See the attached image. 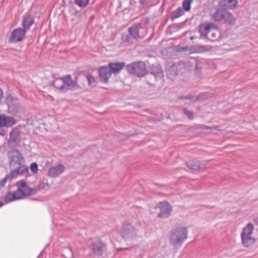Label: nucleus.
<instances>
[{"mask_svg": "<svg viewBox=\"0 0 258 258\" xmlns=\"http://www.w3.org/2000/svg\"><path fill=\"white\" fill-rule=\"evenodd\" d=\"M10 171L9 174L12 179L19 175H24L26 177L28 175V168L23 164L20 166H16L15 167L10 168Z\"/></svg>", "mask_w": 258, "mask_h": 258, "instance_id": "6e6552de", "label": "nucleus"}, {"mask_svg": "<svg viewBox=\"0 0 258 258\" xmlns=\"http://www.w3.org/2000/svg\"><path fill=\"white\" fill-rule=\"evenodd\" d=\"M4 205V203L2 201H0V207H1L2 206H3Z\"/></svg>", "mask_w": 258, "mask_h": 258, "instance_id": "de8ad7c7", "label": "nucleus"}, {"mask_svg": "<svg viewBox=\"0 0 258 258\" xmlns=\"http://www.w3.org/2000/svg\"><path fill=\"white\" fill-rule=\"evenodd\" d=\"M17 185L24 196H28V191H30L29 187L28 186L24 180L18 181Z\"/></svg>", "mask_w": 258, "mask_h": 258, "instance_id": "b1692460", "label": "nucleus"}, {"mask_svg": "<svg viewBox=\"0 0 258 258\" xmlns=\"http://www.w3.org/2000/svg\"><path fill=\"white\" fill-rule=\"evenodd\" d=\"M30 168L31 171L34 173H36L38 171V166L35 162L31 164Z\"/></svg>", "mask_w": 258, "mask_h": 258, "instance_id": "58836bf2", "label": "nucleus"}, {"mask_svg": "<svg viewBox=\"0 0 258 258\" xmlns=\"http://www.w3.org/2000/svg\"><path fill=\"white\" fill-rule=\"evenodd\" d=\"M187 231L185 227H178L172 230L170 237V243L180 246L187 238Z\"/></svg>", "mask_w": 258, "mask_h": 258, "instance_id": "f03ea898", "label": "nucleus"}, {"mask_svg": "<svg viewBox=\"0 0 258 258\" xmlns=\"http://www.w3.org/2000/svg\"><path fill=\"white\" fill-rule=\"evenodd\" d=\"M225 10L219 9L212 15L213 18L216 21H219L223 19Z\"/></svg>", "mask_w": 258, "mask_h": 258, "instance_id": "393cba45", "label": "nucleus"}, {"mask_svg": "<svg viewBox=\"0 0 258 258\" xmlns=\"http://www.w3.org/2000/svg\"><path fill=\"white\" fill-rule=\"evenodd\" d=\"M104 245L102 242L100 240H97L95 241L92 245V251L93 253L97 255L100 256L103 253V247Z\"/></svg>", "mask_w": 258, "mask_h": 258, "instance_id": "dca6fc26", "label": "nucleus"}, {"mask_svg": "<svg viewBox=\"0 0 258 258\" xmlns=\"http://www.w3.org/2000/svg\"><path fill=\"white\" fill-rule=\"evenodd\" d=\"M147 0H140V3L142 5H144L147 3Z\"/></svg>", "mask_w": 258, "mask_h": 258, "instance_id": "49530a36", "label": "nucleus"}, {"mask_svg": "<svg viewBox=\"0 0 258 258\" xmlns=\"http://www.w3.org/2000/svg\"><path fill=\"white\" fill-rule=\"evenodd\" d=\"M53 86L60 92L64 93V79L63 76L56 79L53 82Z\"/></svg>", "mask_w": 258, "mask_h": 258, "instance_id": "412c9836", "label": "nucleus"}, {"mask_svg": "<svg viewBox=\"0 0 258 258\" xmlns=\"http://www.w3.org/2000/svg\"><path fill=\"white\" fill-rule=\"evenodd\" d=\"M149 73L153 74V75H155L159 78L161 77L162 75L161 67L153 64L150 67Z\"/></svg>", "mask_w": 258, "mask_h": 258, "instance_id": "bb28decb", "label": "nucleus"}, {"mask_svg": "<svg viewBox=\"0 0 258 258\" xmlns=\"http://www.w3.org/2000/svg\"><path fill=\"white\" fill-rule=\"evenodd\" d=\"M200 38L207 39L211 41H218L220 38V33L218 26L213 24H201L199 26Z\"/></svg>", "mask_w": 258, "mask_h": 258, "instance_id": "f257e3e1", "label": "nucleus"}, {"mask_svg": "<svg viewBox=\"0 0 258 258\" xmlns=\"http://www.w3.org/2000/svg\"><path fill=\"white\" fill-rule=\"evenodd\" d=\"M64 170V167L61 164H59L58 165L50 168L48 171V175L52 177H55L63 172Z\"/></svg>", "mask_w": 258, "mask_h": 258, "instance_id": "4468645a", "label": "nucleus"}, {"mask_svg": "<svg viewBox=\"0 0 258 258\" xmlns=\"http://www.w3.org/2000/svg\"><path fill=\"white\" fill-rule=\"evenodd\" d=\"M20 141V126H16L12 128L10 133L9 143L17 144Z\"/></svg>", "mask_w": 258, "mask_h": 258, "instance_id": "f8f14e48", "label": "nucleus"}, {"mask_svg": "<svg viewBox=\"0 0 258 258\" xmlns=\"http://www.w3.org/2000/svg\"><path fill=\"white\" fill-rule=\"evenodd\" d=\"M198 109H200V107H198Z\"/></svg>", "mask_w": 258, "mask_h": 258, "instance_id": "864d4df0", "label": "nucleus"}, {"mask_svg": "<svg viewBox=\"0 0 258 258\" xmlns=\"http://www.w3.org/2000/svg\"><path fill=\"white\" fill-rule=\"evenodd\" d=\"M9 165L10 168L15 167L16 166L23 165L24 159L20 152L16 149L12 150L8 154Z\"/></svg>", "mask_w": 258, "mask_h": 258, "instance_id": "20e7f679", "label": "nucleus"}, {"mask_svg": "<svg viewBox=\"0 0 258 258\" xmlns=\"http://www.w3.org/2000/svg\"><path fill=\"white\" fill-rule=\"evenodd\" d=\"M34 21L33 17L30 14H26L23 18L22 21V28L26 32L34 23Z\"/></svg>", "mask_w": 258, "mask_h": 258, "instance_id": "f3484780", "label": "nucleus"}, {"mask_svg": "<svg viewBox=\"0 0 258 258\" xmlns=\"http://www.w3.org/2000/svg\"><path fill=\"white\" fill-rule=\"evenodd\" d=\"M184 13V11L183 8L179 7L171 13V17L172 19H176L182 16Z\"/></svg>", "mask_w": 258, "mask_h": 258, "instance_id": "c85d7f7f", "label": "nucleus"}, {"mask_svg": "<svg viewBox=\"0 0 258 258\" xmlns=\"http://www.w3.org/2000/svg\"><path fill=\"white\" fill-rule=\"evenodd\" d=\"M122 38L124 41H127L129 39V36L128 35H123Z\"/></svg>", "mask_w": 258, "mask_h": 258, "instance_id": "c03bdc74", "label": "nucleus"}, {"mask_svg": "<svg viewBox=\"0 0 258 258\" xmlns=\"http://www.w3.org/2000/svg\"><path fill=\"white\" fill-rule=\"evenodd\" d=\"M223 20H224L230 24L233 23L235 21V19L231 13L227 11H226L224 13V17Z\"/></svg>", "mask_w": 258, "mask_h": 258, "instance_id": "c756f323", "label": "nucleus"}, {"mask_svg": "<svg viewBox=\"0 0 258 258\" xmlns=\"http://www.w3.org/2000/svg\"><path fill=\"white\" fill-rule=\"evenodd\" d=\"M205 129H210V127L209 126H206L205 127Z\"/></svg>", "mask_w": 258, "mask_h": 258, "instance_id": "09e8293b", "label": "nucleus"}, {"mask_svg": "<svg viewBox=\"0 0 258 258\" xmlns=\"http://www.w3.org/2000/svg\"><path fill=\"white\" fill-rule=\"evenodd\" d=\"M112 72L109 67H102L99 70V75L101 79L106 83L111 76Z\"/></svg>", "mask_w": 258, "mask_h": 258, "instance_id": "a211bd4d", "label": "nucleus"}, {"mask_svg": "<svg viewBox=\"0 0 258 258\" xmlns=\"http://www.w3.org/2000/svg\"><path fill=\"white\" fill-rule=\"evenodd\" d=\"M212 48L209 45H195L191 47V50L194 53H203L210 51Z\"/></svg>", "mask_w": 258, "mask_h": 258, "instance_id": "6ab92c4d", "label": "nucleus"}, {"mask_svg": "<svg viewBox=\"0 0 258 258\" xmlns=\"http://www.w3.org/2000/svg\"><path fill=\"white\" fill-rule=\"evenodd\" d=\"M145 75V79L147 83L151 85H153L156 82L157 79L159 78L157 76L153 75V74L147 73L146 72Z\"/></svg>", "mask_w": 258, "mask_h": 258, "instance_id": "a878e982", "label": "nucleus"}, {"mask_svg": "<svg viewBox=\"0 0 258 258\" xmlns=\"http://www.w3.org/2000/svg\"><path fill=\"white\" fill-rule=\"evenodd\" d=\"M124 66V62H111L109 64L111 71L115 74L118 73Z\"/></svg>", "mask_w": 258, "mask_h": 258, "instance_id": "aec40b11", "label": "nucleus"}, {"mask_svg": "<svg viewBox=\"0 0 258 258\" xmlns=\"http://www.w3.org/2000/svg\"><path fill=\"white\" fill-rule=\"evenodd\" d=\"M87 80L89 85H93V84L95 82L94 78L91 75L87 76Z\"/></svg>", "mask_w": 258, "mask_h": 258, "instance_id": "37998d69", "label": "nucleus"}, {"mask_svg": "<svg viewBox=\"0 0 258 258\" xmlns=\"http://www.w3.org/2000/svg\"><path fill=\"white\" fill-rule=\"evenodd\" d=\"M186 49V47H183V49Z\"/></svg>", "mask_w": 258, "mask_h": 258, "instance_id": "3c124183", "label": "nucleus"}, {"mask_svg": "<svg viewBox=\"0 0 258 258\" xmlns=\"http://www.w3.org/2000/svg\"><path fill=\"white\" fill-rule=\"evenodd\" d=\"M187 167L194 172L203 171L205 169L206 164L199 162L189 161L186 162Z\"/></svg>", "mask_w": 258, "mask_h": 258, "instance_id": "ddd939ff", "label": "nucleus"}, {"mask_svg": "<svg viewBox=\"0 0 258 258\" xmlns=\"http://www.w3.org/2000/svg\"><path fill=\"white\" fill-rule=\"evenodd\" d=\"M179 66L180 67L181 69L183 67L187 70H189L192 67V64L188 61H181L179 63Z\"/></svg>", "mask_w": 258, "mask_h": 258, "instance_id": "72a5a7b5", "label": "nucleus"}, {"mask_svg": "<svg viewBox=\"0 0 258 258\" xmlns=\"http://www.w3.org/2000/svg\"><path fill=\"white\" fill-rule=\"evenodd\" d=\"M221 5L225 9H232L234 8L237 4V0H221Z\"/></svg>", "mask_w": 258, "mask_h": 258, "instance_id": "5701e85b", "label": "nucleus"}, {"mask_svg": "<svg viewBox=\"0 0 258 258\" xmlns=\"http://www.w3.org/2000/svg\"><path fill=\"white\" fill-rule=\"evenodd\" d=\"M207 94L205 93H200L196 97L194 102H195L199 100L207 99Z\"/></svg>", "mask_w": 258, "mask_h": 258, "instance_id": "4c0bfd02", "label": "nucleus"}, {"mask_svg": "<svg viewBox=\"0 0 258 258\" xmlns=\"http://www.w3.org/2000/svg\"><path fill=\"white\" fill-rule=\"evenodd\" d=\"M7 102L8 112L14 115L16 114L19 111L20 107L18 99L12 96H8L7 98Z\"/></svg>", "mask_w": 258, "mask_h": 258, "instance_id": "1a4fd4ad", "label": "nucleus"}, {"mask_svg": "<svg viewBox=\"0 0 258 258\" xmlns=\"http://www.w3.org/2000/svg\"><path fill=\"white\" fill-rule=\"evenodd\" d=\"M159 207L160 209V211L158 214V217L166 218L170 215L172 211V207L168 202L164 201L160 203Z\"/></svg>", "mask_w": 258, "mask_h": 258, "instance_id": "9d476101", "label": "nucleus"}, {"mask_svg": "<svg viewBox=\"0 0 258 258\" xmlns=\"http://www.w3.org/2000/svg\"><path fill=\"white\" fill-rule=\"evenodd\" d=\"M180 69V67L179 66V63L177 64L174 63L171 66L168 67L166 72L168 77L171 80H173L178 75V70Z\"/></svg>", "mask_w": 258, "mask_h": 258, "instance_id": "2eb2a0df", "label": "nucleus"}, {"mask_svg": "<svg viewBox=\"0 0 258 258\" xmlns=\"http://www.w3.org/2000/svg\"><path fill=\"white\" fill-rule=\"evenodd\" d=\"M5 135V131L3 129L0 128V135L4 136Z\"/></svg>", "mask_w": 258, "mask_h": 258, "instance_id": "a18cd8bd", "label": "nucleus"}, {"mask_svg": "<svg viewBox=\"0 0 258 258\" xmlns=\"http://www.w3.org/2000/svg\"><path fill=\"white\" fill-rule=\"evenodd\" d=\"M64 79V93L68 90L76 91L82 89V87L78 84V76H76L75 79H73L71 75H67L63 76Z\"/></svg>", "mask_w": 258, "mask_h": 258, "instance_id": "39448f33", "label": "nucleus"}, {"mask_svg": "<svg viewBox=\"0 0 258 258\" xmlns=\"http://www.w3.org/2000/svg\"><path fill=\"white\" fill-rule=\"evenodd\" d=\"M128 67H129V65H127V66H126V68H128Z\"/></svg>", "mask_w": 258, "mask_h": 258, "instance_id": "603ef678", "label": "nucleus"}, {"mask_svg": "<svg viewBox=\"0 0 258 258\" xmlns=\"http://www.w3.org/2000/svg\"><path fill=\"white\" fill-rule=\"evenodd\" d=\"M194 0H184L182 3L183 9L186 11H189L190 10V5Z\"/></svg>", "mask_w": 258, "mask_h": 258, "instance_id": "c9c22d12", "label": "nucleus"}, {"mask_svg": "<svg viewBox=\"0 0 258 258\" xmlns=\"http://www.w3.org/2000/svg\"><path fill=\"white\" fill-rule=\"evenodd\" d=\"M253 228V225L251 223H249L243 229L241 237L242 243L245 247H248L255 242L254 238L251 237Z\"/></svg>", "mask_w": 258, "mask_h": 258, "instance_id": "7ed1b4c3", "label": "nucleus"}, {"mask_svg": "<svg viewBox=\"0 0 258 258\" xmlns=\"http://www.w3.org/2000/svg\"><path fill=\"white\" fill-rule=\"evenodd\" d=\"M140 28H141V25L140 24H134L130 28V35L135 39L140 38L139 35V29Z\"/></svg>", "mask_w": 258, "mask_h": 258, "instance_id": "4be33fe9", "label": "nucleus"}, {"mask_svg": "<svg viewBox=\"0 0 258 258\" xmlns=\"http://www.w3.org/2000/svg\"><path fill=\"white\" fill-rule=\"evenodd\" d=\"M26 31L21 28L14 29L9 37L11 43H16L22 41L25 38Z\"/></svg>", "mask_w": 258, "mask_h": 258, "instance_id": "423d86ee", "label": "nucleus"}, {"mask_svg": "<svg viewBox=\"0 0 258 258\" xmlns=\"http://www.w3.org/2000/svg\"><path fill=\"white\" fill-rule=\"evenodd\" d=\"M120 233L124 238L127 237L129 233V224L128 222L124 223L119 230Z\"/></svg>", "mask_w": 258, "mask_h": 258, "instance_id": "cd10ccee", "label": "nucleus"}, {"mask_svg": "<svg viewBox=\"0 0 258 258\" xmlns=\"http://www.w3.org/2000/svg\"><path fill=\"white\" fill-rule=\"evenodd\" d=\"M12 177L11 176H9V174H7L5 178H4L1 182V185L2 186H3L6 183V182L7 181V180H10V179H12Z\"/></svg>", "mask_w": 258, "mask_h": 258, "instance_id": "79ce46f5", "label": "nucleus"}, {"mask_svg": "<svg viewBox=\"0 0 258 258\" xmlns=\"http://www.w3.org/2000/svg\"><path fill=\"white\" fill-rule=\"evenodd\" d=\"M182 112L187 117L188 119L192 120L194 118V112L187 109L186 107H183L182 108Z\"/></svg>", "mask_w": 258, "mask_h": 258, "instance_id": "7c9ffc66", "label": "nucleus"}, {"mask_svg": "<svg viewBox=\"0 0 258 258\" xmlns=\"http://www.w3.org/2000/svg\"><path fill=\"white\" fill-rule=\"evenodd\" d=\"M16 123V119L13 117L5 114L0 115V127H11Z\"/></svg>", "mask_w": 258, "mask_h": 258, "instance_id": "9b49d317", "label": "nucleus"}, {"mask_svg": "<svg viewBox=\"0 0 258 258\" xmlns=\"http://www.w3.org/2000/svg\"><path fill=\"white\" fill-rule=\"evenodd\" d=\"M190 39V40L194 39V37H191Z\"/></svg>", "mask_w": 258, "mask_h": 258, "instance_id": "8fccbe9b", "label": "nucleus"}, {"mask_svg": "<svg viewBox=\"0 0 258 258\" xmlns=\"http://www.w3.org/2000/svg\"><path fill=\"white\" fill-rule=\"evenodd\" d=\"M196 97L194 95H192L191 94L187 95L184 96H180L179 97V99H185L187 100H190L191 101H193L194 102V100L195 99Z\"/></svg>", "mask_w": 258, "mask_h": 258, "instance_id": "a19ab883", "label": "nucleus"}, {"mask_svg": "<svg viewBox=\"0 0 258 258\" xmlns=\"http://www.w3.org/2000/svg\"><path fill=\"white\" fill-rule=\"evenodd\" d=\"M146 71V65L142 61L136 62L132 64L131 73L137 77L145 76Z\"/></svg>", "mask_w": 258, "mask_h": 258, "instance_id": "0eeeda50", "label": "nucleus"}, {"mask_svg": "<svg viewBox=\"0 0 258 258\" xmlns=\"http://www.w3.org/2000/svg\"><path fill=\"white\" fill-rule=\"evenodd\" d=\"M40 188H39V187H37V188L29 187L30 191H28L29 194H28V196L35 195L39 190H40Z\"/></svg>", "mask_w": 258, "mask_h": 258, "instance_id": "ea45409f", "label": "nucleus"}, {"mask_svg": "<svg viewBox=\"0 0 258 258\" xmlns=\"http://www.w3.org/2000/svg\"><path fill=\"white\" fill-rule=\"evenodd\" d=\"M4 200L6 203H8L13 201L16 200L13 192H9L5 196Z\"/></svg>", "mask_w": 258, "mask_h": 258, "instance_id": "473e14b6", "label": "nucleus"}, {"mask_svg": "<svg viewBox=\"0 0 258 258\" xmlns=\"http://www.w3.org/2000/svg\"><path fill=\"white\" fill-rule=\"evenodd\" d=\"M13 192L15 200L22 199L24 196L20 189H19V187H18V189L16 191Z\"/></svg>", "mask_w": 258, "mask_h": 258, "instance_id": "e433bc0d", "label": "nucleus"}, {"mask_svg": "<svg viewBox=\"0 0 258 258\" xmlns=\"http://www.w3.org/2000/svg\"><path fill=\"white\" fill-rule=\"evenodd\" d=\"M204 67V63L202 61H197L195 65V72L196 74L200 75L202 73V69Z\"/></svg>", "mask_w": 258, "mask_h": 258, "instance_id": "2f4dec72", "label": "nucleus"}, {"mask_svg": "<svg viewBox=\"0 0 258 258\" xmlns=\"http://www.w3.org/2000/svg\"><path fill=\"white\" fill-rule=\"evenodd\" d=\"M89 3V0H75V3L81 8L86 7Z\"/></svg>", "mask_w": 258, "mask_h": 258, "instance_id": "f704fd0d", "label": "nucleus"}]
</instances>
